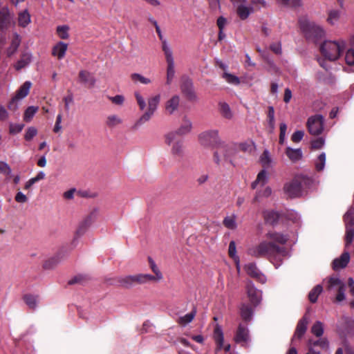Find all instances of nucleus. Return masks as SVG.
Listing matches in <instances>:
<instances>
[{
	"label": "nucleus",
	"mask_w": 354,
	"mask_h": 354,
	"mask_svg": "<svg viewBox=\"0 0 354 354\" xmlns=\"http://www.w3.org/2000/svg\"><path fill=\"white\" fill-rule=\"evenodd\" d=\"M308 323V319L307 317L304 316L302 317L298 322L297 326L296 327V330L294 334V336L292 338V341H294L296 338L300 339L305 334L307 325Z\"/></svg>",
	"instance_id": "obj_21"
},
{
	"label": "nucleus",
	"mask_w": 354,
	"mask_h": 354,
	"mask_svg": "<svg viewBox=\"0 0 354 354\" xmlns=\"http://www.w3.org/2000/svg\"><path fill=\"white\" fill-rule=\"evenodd\" d=\"M20 41H21V40H20L19 36L16 33L14 34L11 44L7 50L8 56L10 57V56L12 55L17 51V50L20 44Z\"/></svg>",
	"instance_id": "obj_39"
},
{
	"label": "nucleus",
	"mask_w": 354,
	"mask_h": 354,
	"mask_svg": "<svg viewBox=\"0 0 354 354\" xmlns=\"http://www.w3.org/2000/svg\"><path fill=\"white\" fill-rule=\"evenodd\" d=\"M266 238L270 241H261L259 245L250 248L248 253L255 257H266L274 267L278 268L281 266L283 259L288 257L289 254L285 247L277 245V243H286L288 237L278 232H268L266 234Z\"/></svg>",
	"instance_id": "obj_1"
},
{
	"label": "nucleus",
	"mask_w": 354,
	"mask_h": 354,
	"mask_svg": "<svg viewBox=\"0 0 354 354\" xmlns=\"http://www.w3.org/2000/svg\"><path fill=\"white\" fill-rule=\"evenodd\" d=\"M309 182V178L303 175H297L286 183L283 186V192L289 198H298L303 194V190Z\"/></svg>",
	"instance_id": "obj_4"
},
{
	"label": "nucleus",
	"mask_w": 354,
	"mask_h": 354,
	"mask_svg": "<svg viewBox=\"0 0 354 354\" xmlns=\"http://www.w3.org/2000/svg\"><path fill=\"white\" fill-rule=\"evenodd\" d=\"M324 145V140L322 138H317L312 141L311 146L312 148L315 149H319L322 148Z\"/></svg>",
	"instance_id": "obj_63"
},
{
	"label": "nucleus",
	"mask_w": 354,
	"mask_h": 354,
	"mask_svg": "<svg viewBox=\"0 0 354 354\" xmlns=\"http://www.w3.org/2000/svg\"><path fill=\"white\" fill-rule=\"evenodd\" d=\"M263 217L266 223L273 224L275 223L278 218V214L273 211H264Z\"/></svg>",
	"instance_id": "obj_47"
},
{
	"label": "nucleus",
	"mask_w": 354,
	"mask_h": 354,
	"mask_svg": "<svg viewBox=\"0 0 354 354\" xmlns=\"http://www.w3.org/2000/svg\"><path fill=\"white\" fill-rule=\"evenodd\" d=\"M268 174L265 170L261 171L257 177V179L252 183V188L256 189L258 185L263 186L268 182Z\"/></svg>",
	"instance_id": "obj_34"
},
{
	"label": "nucleus",
	"mask_w": 354,
	"mask_h": 354,
	"mask_svg": "<svg viewBox=\"0 0 354 354\" xmlns=\"http://www.w3.org/2000/svg\"><path fill=\"white\" fill-rule=\"evenodd\" d=\"M324 119L322 115H315L310 117L307 121L308 131L312 135L321 134L324 130Z\"/></svg>",
	"instance_id": "obj_12"
},
{
	"label": "nucleus",
	"mask_w": 354,
	"mask_h": 354,
	"mask_svg": "<svg viewBox=\"0 0 354 354\" xmlns=\"http://www.w3.org/2000/svg\"><path fill=\"white\" fill-rule=\"evenodd\" d=\"M341 17V12L338 10H330L328 12V17L326 19V21L332 25L334 26L337 24L340 19Z\"/></svg>",
	"instance_id": "obj_36"
},
{
	"label": "nucleus",
	"mask_w": 354,
	"mask_h": 354,
	"mask_svg": "<svg viewBox=\"0 0 354 354\" xmlns=\"http://www.w3.org/2000/svg\"><path fill=\"white\" fill-rule=\"evenodd\" d=\"M233 3L234 6L236 8V12L239 17L244 20L246 19L251 12H252L253 9L252 7L246 6V0H231Z\"/></svg>",
	"instance_id": "obj_17"
},
{
	"label": "nucleus",
	"mask_w": 354,
	"mask_h": 354,
	"mask_svg": "<svg viewBox=\"0 0 354 354\" xmlns=\"http://www.w3.org/2000/svg\"><path fill=\"white\" fill-rule=\"evenodd\" d=\"M350 259V255L349 253L347 252H344L342 256L338 258L335 259L333 262V269L335 270L342 269L345 268Z\"/></svg>",
	"instance_id": "obj_23"
},
{
	"label": "nucleus",
	"mask_w": 354,
	"mask_h": 354,
	"mask_svg": "<svg viewBox=\"0 0 354 354\" xmlns=\"http://www.w3.org/2000/svg\"><path fill=\"white\" fill-rule=\"evenodd\" d=\"M98 214L99 209L97 207L93 208L80 223L77 230V234L78 236L82 235L86 232V229L95 222Z\"/></svg>",
	"instance_id": "obj_13"
},
{
	"label": "nucleus",
	"mask_w": 354,
	"mask_h": 354,
	"mask_svg": "<svg viewBox=\"0 0 354 354\" xmlns=\"http://www.w3.org/2000/svg\"><path fill=\"white\" fill-rule=\"evenodd\" d=\"M245 271L248 275L251 277L256 279L258 281L261 283H264L266 281V277L264 274L261 273L256 265L252 263H250L245 266Z\"/></svg>",
	"instance_id": "obj_19"
},
{
	"label": "nucleus",
	"mask_w": 354,
	"mask_h": 354,
	"mask_svg": "<svg viewBox=\"0 0 354 354\" xmlns=\"http://www.w3.org/2000/svg\"><path fill=\"white\" fill-rule=\"evenodd\" d=\"M19 24L23 27L27 26L30 21V17L28 12L24 10L19 14Z\"/></svg>",
	"instance_id": "obj_48"
},
{
	"label": "nucleus",
	"mask_w": 354,
	"mask_h": 354,
	"mask_svg": "<svg viewBox=\"0 0 354 354\" xmlns=\"http://www.w3.org/2000/svg\"><path fill=\"white\" fill-rule=\"evenodd\" d=\"M354 209L351 207L344 216L346 225V248L351 244L354 237Z\"/></svg>",
	"instance_id": "obj_11"
},
{
	"label": "nucleus",
	"mask_w": 354,
	"mask_h": 354,
	"mask_svg": "<svg viewBox=\"0 0 354 354\" xmlns=\"http://www.w3.org/2000/svg\"><path fill=\"white\" fill-rule=\"evenodd\" d=\"M180 90L187 100L190 101H196L197 100V95L194 90L193 82L189 77H182Z\"/></svg>",
	"instance_id": "obj_15"
},
{
	"label": "nucleus",
	"mask_w": 354,
	"mask_h": 354,
	"mask_svg": "<svg viewBox=\"0 0 354 354\" xmlns=\"http://www.w3.org/2000/svg\"><path fill=\"white\" fill-rule=\"evenodd\" d=\"M24 300L30 308L35 309L38 302V297L32 295H26L24 297Z\"/></svg>",
	"instance_id": "obj_46"
},
{
	"label": "nucleus",
	"mask_w": 354,
	"mask_h": 354,
	"mask_svg": "<svg viewBox=\"0 0 354 354\" xmlns=\"http://www.w3.org/2000/svg\"><path fill=\"white\" fill-rule=\"evenodd\" d=\"M192 129V122L187 116H184L177 130L174 131L177 136H185L189 133Z\"/></svg>",
	"instance_id": "obj_20"
},
{
	"label": "nucleus",
	"mask_w": 354,
	"mask_h": 354,
	"mask_svg": "<svg viewBox=\"0 0 354 354\" xmlns=\"http://www.w3.org/2000/svg\"><path fill=\"white\" fill-rule=\"evenodd\" d=\"M24 125L22 124H10V133L12 134H16L21 132Z\"/></svg>",
	"instance_id": "obj_60"
},
{
	"label": "nucleus",
	"mask_w": 354,
	"mask_h": 354,
	"mask_svg": "<svg viewBox=\"0 0 354 354\" xmlns=\"http://www.w3.org/2000/svg\"><path fill=\"white\" fill-rule=\"evenodd\" d=\"M299 25L301 29L308 38L318 39L325 35V31L322 26L307 19H300Z\"/></svg>",
	"instance_id": "obj_10"
},
{
	"label": "nucleus",
	"mask_w": 354,
	"mask_h": 354,
	"mask_svg": "<svg viewBox=\"0 0 354 354\" xmlns=\"http://www.w3.org/2000/svg\"><path fill=\"white\" fill-rule=\"evenodd\" d=\"M223 78L225 80V81L230 84H233V85H239L240 84V80L239 78L234 75H232L231 73H227V72H225L223 75H222Z\"/></svg>",
	"instance_id": "obj_50"
},
{
	"label": "nucleus",
	"mask_w": 354,
	"mask_h": 354,
	"mask_svg": "<svg viewBox=\"0 0 354 354\" xmlns=\"http://www.w3.org/2000/svg\"><path fill=\"white\" fill-rule=\"evenodd\" d=\"M68 48V45L62 41L58 42L55 45L52 50V55L57 57L59 59L64 57Z\"/></svg>",
	"instance_id": "obj_25"
},
{
	"label": "nucleus",
	"mask_w": 354,
	"mask_h": 354,
	"mask_svg": "<svg viewBox=\"0 0 354 354\" xmlns=\"http://www.w3.org/2000/svg\"><path fill=\"white\" fill-rule=\"evenodd\" d=\"M39 108L38 106H28L26 110L25 111L24 115V120L26 122H29L32 120L33 116L37 112Z\"/></svg>",
	"instance_id": "obj_45"
},
{
	"label": "nucleus",
	"mask_w": 354,
	"mask_h": 354,
	"mask_svg": "<svg viewBox=\"0 0 354 354\" xmlns=\"http://www.w3.org/2000/svg\"><path fill=\"white\" fill-rule=\"evenodd\" d=\"M229 255L233 260H237L239 257L236 255V243L234 241H230L228 249Z\"/></svg>",
	"instance_id": "obj_57"
},
{
	"label": "nucleus",
	"mask_w": 354,
	"mask_h": 354,
	"mask_svg": "<svg viewBox=\"0 0 354 354\" xmlns=\"http://www.w3.org/2000/svg\"><path fill=\"white\" fill-rule=\"evenodd\" d=\"M199 144L206 148L215 149L223 142L217 129H208L198 134Z\"/></svg>",
	"instance_id": "obj_6"
},
{
	"label": "nucleus",
	"mask_w": 354,
	"mask_h": 354,
	"mask_svg": "<svg viewBox=\"0 0 354 354\" xmlns=\"http://www.w3.org/2000/svg\"><path fill=\"white\" fill-rule=\"evenodd\" d=\"M304 136V131H296L291 136V140L293 142H299Z\"/></svg>",
	"instance_id": "obj_59"
},
{
	"label": "nucleus",
	"mask_w": 354,
	"mask_h": 354,
	"mask_svg": "<svg viewBox=\"0 0 354 354\" xmlns=\"http://www.w3.org/2000/svg\"><path fill=\"white\" fill-rule=\"evenodd\" d=\"M68 30L69 28L68 26H59L57 28V32L61 39H66L68 37Z\"/></svg>",
	"instance_id": "obj_53"
},
{
	"label": "nucleus",
	"mask_w": 354,
	"mask_h": 354,
	"mask_svg": "<svg viewBox=\"0 0 354 354\" xmlns=\"http://www.w3.org/2000/svg\"><path fill=\"white\" fill-rule=\"evenodd\" d=\"M218 109L221 115L226 119H232L233 117V113L229 106L225 102H221L218 104Z\"/></svg>",
	"instance_id": "obj_33"
},
{
	"label": "nucleus",
	"mask_w": 354,
	"mask_h": 354,
	"mask_svg": "<svg viewBox=\"0 0 354 354\" xmlns=\"http://www.w3.org/2000/svg\"><path fill=\"white\" fill-rule=\"evenodd\" d=\"M346 48V41L342 39L338 41H326L320 46L322 54L328 60L337 59Z\"/></svg>",
	"instance_id": "obj_3"
},
{
	"label": "nucleus",
	"mask_w": 354,
	"mask_h": 354,
	"mask_svg": "<svg viewBox=\"0 0 354 354\" xmlns=\"http://www.w3.org/2000/svg\"><path fill=\"white\" fill-rule=\"evenodd\" d=\"M164 140L166 145L170 147V153L175 158H182L185 148L183 141L177 138L176 133L169 131L165 134Z\"/></svg>",
	"instance_id": "obj_7"
},
{
	"label": "nucleus",
	"mask_w": 354,
	"mask_h": 354,
	"mask_svg": "<svg viewBox=\"0 0 354 354\" xmlns=\"http://www.w3.org/2000/svg\"><path fill=\"white\" fill-rule=\"evenodd\" d=\"M131 79L135 83L140 82V84H142L145 85L149 84L151 83V79L144 77L143 75H142L140 73H132L131 75Z\"/></svg>",
	"instance_id": "obj_42"
},
{
	"label": "nucleus",
	"mask_w": 354,
	"mask_h": 354,
	"mask_svg": "<svg viewBox=\"0 0 354 354\" xmlns=\"http://www.w3.org/2000/svg\"><path fill=\"white\" fill-rule=\"evenodd\" d=\"M272 194V189L270 187H266L263 190L257 192L254 198V202L258 201L261 197H268Z\"/></svg>",
	"instance_id": "obj_54"
},
{
	"label": "nucleus",
	"mask_w": 354,
	"mask_h": 354,
	"mask_svg": "<svg viewBox=\"0 0 354 354\" xmlns=\"http://www.w3.org/2000/svg\"><path fill=\"white\" fill-rule=\"evenodd\" d=\"M122 119L116 114L109 115L105 121V124L109 128H115L122 123Z\"/></svg>",
	"instance_id": "obj_31"
},
{
	"label": "nucleus",
	"mask_w": 354,
	"mask_h": 354,
	"mask_svg": "<svg viewBox=\"0 0 354 354\" xmlns=\"http://www.w3.org/2000/svg\"><path fill=\"white\" fill-rule=\"evenodd\" d=\"M308 346H313L315 348L319 347L322 349H328L329 342L326 337H319L318 339H310L308 342Z\"/></svg>",
	"instance_id": "obj_29"
},
{
	"label": "nucleus",
	"mask_w": 354,
	"mask_h": 354,
	"mask_svg": "<svg viewBox=\"0 0 354 354\" xmlns=\"http://www.w3.org/2000/svg\"><path fill=\"white\" fill-rule=\"evenodd\" d=\"M342 321L346 325L347 333L354 335V320L348 317H343Z\"/></svg>",
	"instance_id": "obj_51"
},
{
	"label": "nucleus",
	"mask_w": 354,
	"mask_h": 354,
	"mask_svg": "<svg viewBox=\"0 0 354 354\" xmlns=\"http://www.w3.org/2000/svg\"><path fill=\"white\" fill-rule=\"evenodd\" d=\"M32 61V55L30 53H24L21 55L20 59L15 65L16 70L19 71L27 66Z\"/></svg>",
	"instance_id": "obj_30"
},
{
	"label": "nucleus",
	"mask_w": 354,
	"mask_h": 354,
	"mask_svg": "<svg viewBox=\"0 0 354 354\" xmlns=\"http://www.w3.org/2000/svg\"><path fill=\"white\" fill-rule=\"evenodd\" d=\"M214 337L218 348L221 349L223 345L224 337L223 330L220 326H216L215 327Z\"/></svg>",
	"instance_id": "obj_40"
},
{
	"label": "nucleus",
	"mask_w": 354,
	"mask_h": 354,
	"mask_svg": "<svg viewBox=\"0 0 354 354\" xmlns=\"http://www.w3.org/2000/svg\"><path fill=\"white\" fill-rule=\"evenodd\" d=\"M285 153L292 162L300 160L303 157V153L301 149H293L288 147L286 149Z\"/></svg>",
	"instance_id": "obj_24"
},
{
	"label": "nucleus",
	"mask_w": 354,
	"mask_h": 354,
	"mask_svg": "<svg viewBox=\"0 0 354 354\" xmlns=\"http://www.w3.org/2000/svg\"><path fill=\"white\" fill-rule=\"evenodd\" d=\"M37 134V130L34 127H28L26 131L24 138L26 140H31Z\"/></svg>",
	"instance_id": "obj_56"
},
{
	"label": "nucleus",
	"mask_w": 354,
	"mask_h": 354,
	"mask_svg": "<svg viewBox=\"0 0 354 354\" xmlns=\"http://www.w3.org/2000/svg\"><path fill=\"white\" fill-rule=\"evenodd\" d=\"M240 313L244 321L250 322L253 316L254 310L250 305L242 304L240 307Z\"/></svg>",
	"instance_id": "obj_28"
},
{
	"label": "nucleus",
	"mask_w": 354,
	"mask_h": 354,
	"mask_svg": "<svg viewBox=\"0 0 354 354\" xmlns=\"http://www.w3.org/2000/svg\"><path fill=\"white\" fill-rule=\"evenodd\" d=\"M234 341L241 345H246L250 341L249 330L245 324H240L236 330Z\"/></svg>",
	"instance_id": "obj_18"
},
{
	"label": "nucleus",
	"mask_w": 354,
	"mask_h": 354,
	"mask_svg": "<svg viewBox=\"0 0 354 354\" xmlns=\"http://www.w3.org/2000/svg\"><path fill=\"white\" fill-rule=\"evenodd\" d=\"M345 60L346 64L348 65L354 64V50L349 49L346 51Z\"/></svg>",
	"instance_id": "obj_58"
},
{
	"label": "nucleus",
	"mask_w": 354,
	"mask_h": 354,
	"mask_svg": "<svg viewBox=\"0 0 354 354\" xmlns=\"http://www.w3.org/2000/svg\"><path fill=\"white\" fill-rule=\"evenodd\" d=\"M118 282L121 286L124 288H131L133 285L137 284V274L119 277Z\"/></svg>",
	"instance_id": "obj_26"
},
{
	"label": "nucleus",
	"mask_w": 354,
	"mask_h": 354,
	"mask_svg": "<svg viewBox=\"0 0 354 354\" xmlns=\"http://www.w3.org/2000/svg\"><path fill=\"white\" fill-rule=\"evenodd\" d=\"M261 162L264 167H269L272 162L268 151L265 150L261 156Z\"/></svg>",
	"instance_id": "obj_52"
},
{
	"label": "nucleus",
	"mask_w": 354,
	"mask_h": 354,
	"mask_svg": "<svg viewBox=\"0 0 354 354\" xmlns=\"http://www.w3.org/2000/svg\"><path fill=\"white\" fill-rule=\"evenodd\" d=\"M267 116L268 127L270 129V132H273L275 129L274 109L273 106H268Z\"/></svg>",
	"instance_id": "obj_43"
},
{
	"label": "nucleus",
	"mask_w": 354,
	"mask_h": 354,
	"mask_svg": "<svg viewBox=\"0 0 354 354\" xmlns=\"http://www.w3.org/2000/svg\"><path fill=\"white\" fill-rule=\"evenodd\" d=\"M161 96L157 94L151 96L147 100V108L140 118L132 127L133 129H138L142 124L149 121L154 115L160 104Z\"/></svg>",
	"instance_id": "obj_5"
},
{
	"label": "nucleus",
	"mask_w": 354,
	"mask_h": 354,
	"mask_svg": "<svg viewBox=\"0 0 354 354\" xmlns=\"http://www.w3.org/2000/svg\"><path fill=\"white\" fill-rule=\"evenodd\" d=\"M162 51L167 62L166 84L169 85L174 79L176 71L173 52L167 41H162Z\"/></svg>",
	"instance_id": "obj_8"
},
{
	"label": "nucleus",
	"mask_w": 354,
	"mask_h": 354,
	"mask_svg": "<svg viewBox=\"0 0 354 354\" xmlns=\"http://www.w3.org/2000/svg\"><path fill=\"white\" fill-rule=\"evenodd\" d=\"M79 78L81 82L92 87L95 85V79L94 76L87 71H80L79 73Z\"/></svg>",
	"instance_id": "obj_27"
},
{
	"label": "nucleus",
	"mask_w": 354,
	"mask_h": 354,
	"mask_svg": "<svg viewBox=\"0 0 354 354\" xmlns=\"http://www.w3.org/2000/svg\"><path fill=\"white\" fill-rule=\"evenodd\" d=\"M326 163V153L322 152L315 161V166L317 171H322Z\"/></svg>",
	"instance_id": "obj_49"
},
{
	"label": "nucleus",
	"mask_w": 354,
	"mask_h": 354,
	"mask_svg": "<svg viewBox=\"0 0 354 354\" xmlns=\"http://www.w3.org/2000/svg\"><path fill=\"white\" fill-rule=\"evenodd\" d=\"M196 315V310L194 308L190 313L185 315L184 316L180 317L177 322L182 326H185L187 324L192 322Z\"/></svg>",
	"instance_id": "obj_38"
},
{
	"label": "nucleus",
	"mask_w": 354,
	"mask_h": 354,
	"mask_svg": "<svg viewBox=\"0 0 354 354\" xmlns=\"http://www.w3.org/2000/svg\"><path fill=\"white\" fill-rule=\"evenodd\" d=\"M223 225L230 230H235L237 227L236 216L231 214L224 218L223 221Z\"/></svg>",
	"instance_id": "obj_37"
},
{
	"label": "nucleus",
	"mask_w": 354,
	"mask_h": 354,
	"mask_svg": "<svg viewBox=\"0 0 354 354\" xmlns=\"http://www.w3.org/2000/svg\"><path fill=\"white\" fill-rule=\"evenodd\" d=\"M137 274V284H145L149 282H159L153 274L140 273Z\"/></svg>",
	"instance_id": "obj_32"
},
{
	"label": "nucleus",
	"mask_w": 354,
	"mask_h": 354,
	"mask_svg": "<svg viewBox=\"0 0 354 354\" xmlns=\"http://www.w3.org/2000/svg\"><path fill=\"white\" fill-rule=\"evenodd\" d=\"M0 173L6 175H10L11 174V169L6 162L0 161Z\"/></svg>",
	"instance_id": "obj_62"
},
{
	"label": "nucleus",
	"mask_w": 354,
	"mask_h": 354,
	"mask_svg": "<svg viewBox=\"0 0 354 354\" xmlns=\"http://www.w3.org/2000/svg\"><path fill=\"white\" fill-rule=\"evenodd\" d=\"M236 153L234 144H227L223 141L214 151L213 162L218 166H225L232 164V159Z\"/></svg>",
	"instance_id": "obj_2"
},
{
	"label": "nucleus",
	"mask_w": 354,
	"mask_h": 354,
	"mask_svg": "<svg viewBox=\"0 0 354 354\" xmlns=\"http://www.w3.org/2000/svg\"><path fill=\"white\" fill-rule=\"evenodd\" d=\"M109 99L116 105H122L124 102V97L122 95H117L113 97H109Z\"/></svg>",
	"instance_id": "obj_61"
},
{
	"label": "nucleus",
	"mask_w": 354,
	"mask_h": 354,
	"mask_svg": "<svg viewBox=\"0 0 354 354\" xmlns=\"http://www.w3.org/2000/svg\"><path fill=\"white\" fill-rule=\"evenodd\" d=\"M31 85L32 84L29 81H26L22 84L17 91L15 96L12 97V100L9 103L8 108L10 110H15L17 108V102L28 95Z\"/></svg>",
	"instance_id": "obj_14"
},
{
	"label": "nucleus",
	"mask_w": 354,
	"mask_h": 354,
	"mask_svg": "<svg viewBox=\"0 0 354 354\" xmlns=\"http://www.w3.org/2000/svg\"><path fill=\"white\" fill-rule=\"evenodd\" d=\"M323 288L321 285H317L309 292L308 298L312 303L317 301L318 296L322 292Z\"/></svg>",
	"instance_id": "obj_44"
},
{
	"label": "nucleus",
	"mask_w": 354,
	"mask_h": 354,
	"mask_svg": "<svg viewBox=\"0 0 354 354\" xmlns=\"http://www.w3.org/2000/svg\"><path fill=\"white\" fill-rule=\"evenodd\" d=\"M311 333L316 337H322L324 333V325L320 321H316L310 328Z\"/></svg>",
	"instance_id": "obj_35"
},
{
	"label": "nucleus",
	"mask_w": 354,
	"mask_h": 354,
	"mask_svg": "<svg viewBox=\"0 0 354 354\" xmlns=\"http://www.w3.org/2000/svg\"><path fill=\"white\" fill-rule=\"evenodd\" d=\"M137 104L139 106L140 110L145 111L147 107V104L145 98L141 95V94L138 92H136L134 93Z\"/></svg>",
	"instance_id": "obj_55"
},
{
	"label": "nucleus",
	"mask_w": 354,
	"mask_h": 354,
	"mask_svg": "<svg viewBox=\"0 0 354 354\" xmlns=\"http://www.w3.org/2000/svg\"><path fill=\"white\" fill-rule=\"evenodd\" d=\"M326 289L331 293H337L335 301L341 302L346 299V284L337 277H331L328 279Z\"/></svg>",
	"instance_id": "obj_9"
},
{
	"label": "nucleus",
	"mask_w": 354,
	"mask_h": 354,
	"mask_svg": "<svg viewBox=\"0 0 354 354\" xmlns=\"http://www.w3.org/2000/svg\"><path fill=\"white\" fill-rule=\"evenodd\" d=\"M15 201L19 203H24L28 201V198L21 192H18L15 196Z\"/></svg>",
	"instance_id": "obj_64"
},
{
	"label": "nucleus",
	"mask_w": 354,
	"mask_h": 354,
	"mask_svg": "<svg viewBox=\"0 0 354 354\" xmlns=\"http://www.w3.org/2000/svg\"><path fill=\"white\" fill-rule=\"evenodd\" d=\"M180 97L177 95H173L165 104V109L169 114H173L178 108Z\"/></svg>",
	"instance_id": "obj_22"
},
{
	"label": "nucleus",
	"mask_w": 354,
	"mask_h": 354,
	"mask_svg": "<svg viewBox=\"0 0 354 354\" xmlns=\"http://www.w3.org/2000/svg\"><path fill=\"white\" fill-rule=\"evenodd\" d=\"M245 288L251 304L254 308L257 306L261 301V292L257 289L253 283L250 281L247 282Z\"/></svg>",
	"instance_id": "obj_16"
},
{
	"label": "nucleus",
	"mask_w": 354,
	"mask_h": 354,
	"mask_svg": "<svg viewBox=\"0 0 354 354\" xmlns=\"http://www.w3.org/2000/svg\"><path fill=\"white\" fill-rule=\"evenodd\" d=\"M149 267L151 270V271L153 272V276L156 277V279H159L160 281H162L163 279V274L160 270L159 268L155 263V261L151 258H148Z\"/></svg>",
	"instance_id": "obj_41"
}]
</instances>
